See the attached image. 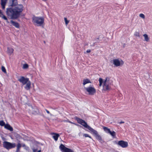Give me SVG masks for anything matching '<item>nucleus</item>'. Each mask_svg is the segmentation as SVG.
Segmentation results:
<instances>
[{
	"mask_svg": "<svg viewBox=\"0 0 152 152\" xmlns=\"http://www.w3.org/2000/svg\"><path fill=\"white\" fill-rule=\"evenodd\" d=\"M117 144L123 148H125L128 145V142L123 140L119 141Z\"/></svg>",
	"mask_w": 152,
	"mask_h": 152,
	"instance_id": "nucleus-12",
	"label": "nucleus"
},
{
	"mask_svg": "<svg viewBox=\"0 0 152 152\" xmlns=\"http://www.w3.org/2000/svg\"><path fill=\"white\" fill-rule=\"evenodd\" d=\"M3 147L7 150H9L14 148L16 146L15 143H11L7 141H4L3 142Z\"/></svg>",
	"mask_w": 152,
	"mask_h": 152,
	"instance_id": "nucleus-5",
	"label": "nucleus"
},
{
	"mask_svg": "<svg viewBox=\"0 0 152 152\" xmlns=\"http://www.w3.org/2000/svg\"><path fill=\"white\" fill-rule=\"evenodd\" d=\"M14 51V50L13 48H7V52L10 54H12Z\"/></svg>",
	"mask_w": 152,
	"mask_h": 152,
	"instance_id": "nucleus-21",
	"label": "nucleus"
},
{
	"mask_svg": "<svg viewBox=\"0 0 152 152\" xmlns=\"http://www.w3.org/2000/svg\"><path fill=\"white\" fill-rule=\"evenodd\" d=\"M124 123V121H121L119 122V124H121Z\"/></svg>",
	"mask_w": 152,
	"mask_h": 152,
	"instance_id": "nucleus-36",
	"label": "nucleus"
},
{
	"mask_svg": "<svg viewBox=\"0 0 152 152\" xmlns=\"http://www.w3.org/2000/svg\"><path fill=\"white\" fill-rule=\"evenodd\" d=\"M18 81L21 83L23 85H25L29 80V79L25 78L24 77L22 76L18 79Z\"/></svg>",
	"mask_w": 152,
	"mask_h": 152,
	"instance_id": "nucleus-11",
	"label": "nucleus"
},
{
	"mask_svg": "<svg viewBox=\"0 0 152 152\" xmlns=\"http://www.w3.org/2000/svg\"><path fill=\"white\" fill-rule=\"evenodd\" d=\"M76 120L78 123L83 125L85 128H87L91 132H92L94 134L97 140L99 141L102 140L101 137L98 134L97 131L88 125L84 120L77 117L76 118Z\"/></svg>",
	"mask_w": 152,
	"mask_h": 152,
	"instance_id": "nucleus-2",
	"label": "nucleus"
},
{
	"mask_svg": "<svg viewBox=\"0 0 152 152\" xmlns=\"http://www.w3.org/2000/svg\"><path fill=\"white\" fill-rule=\"evenodd\" d=\"M67 121H67V120H64V122H67Z\"/></svg>",
	"mask_w": 152,
	"mask_h": 152,
	"instance_id": "nucleus-38",
	"label": "nucleus"
},
{
	"mask_svg": "<svg viewBox=\"0 0 152 152\" xmlns=\"http://www.w3.org/2000/svg\"><path fill=\"white\" fill-rule=\"evenodd\" d=\"M83 136L85 137H88L90 138L91 139L92 138L88 134H83Z\"/></svg>",
	"mask_w": 152,
	"mask_h": 152,
	"instance_id": "nucleus-31",
	"label": "nucleus"
},
{
	"mask_svg": "<svg viewBox=\"0 0 152 152\" xmlns=\"http://www.w3.org/2000/svg\"><path fill=\"white\" fill-rule=\"evenodd\" d=\"M86 91L90 94H95L96 90L94 87L89 86L87 88H85Z\"/></svg>",
	"mask_w": 152,
	"mask_h": 152,
	"instance_id": "nucleus-9",
	"label": "nucleus"
},
{
	"mask_svg": "<svg viewBox=\"0 0 152 152\" xmlns=\"http://www.w3.org/2000/svg\"><path fill=\"white\" fill-rule=\"evenodd\" d=\"M17 0H10L9 6L12 7L7 9V15L12 19H15L18 18L23 10V6L21 4L17 5Z\"/></svg>",
	"mask_w": 152,
	"mask_h": 152,
	"instance_id": "nucleus-1",
	"label": "nucleus"
},
{
	"mask_svg": "<svg viewBox=\"0 0 152 152\" xmlns=\"http://www.w3.org/2000/svg\"><path fill=\"white\" fill-rule=\"evenodd\" d=\"M5 125V123L3 121H0V125L3 126Z\"/></svg>",
	"mask_w": 152,
	"mask_h": 152,
	"instance_id": "nucleus-26",
	"label": "nucleus"
},
{
	"mask_svg": "<svg viewBox=\"0 0 152 152\" xmlns=\"http://www.w3.org/2000/svg\"><path fill=\"white\" fill-rule=\"evenodd\" d=\"M33 152H41V150L39 148H33L32 149Z\"/></svg>",
	"mask_w": 152,
	"mask_h": 152,
	"instance_id": "nucleus-22",
	"label": "nucleus"
},
{
	"mask_svg": "<svg viewBox=\"0 0 152 152\" xmlns=\"http://www.w3.org/2000/svg\"><path fill=\"white\" fill-rule=\"evenodd\" d=\"M22 146L24 148V149L26 150H28L29 149V148L28 147L26 146L25 144H22Z\"/></svg>",
	"mask_w": 152,
	"mask_h": 152,
	"instance_id": "nucleus-23",
	"label": "nucleus"
},
{
	"mask_svg": "<svg viewBox=\"0 0 152 152\" xmlns=\"http://www.w3.org/2000/svg\"><path fill=\"white\" fill-rule=\"evenodd\" d=\"M99 86H101L102 85V84L103 83V80L102 78H99Z\"/></svg>",
	"mask_w": 152,
	"mask_h": 152,
	"instance_id": "nucleus-25",
	"label": "nucleus"
},
{
	"mask_svg": "<svg viewBox=\"0 0 152 152\" xmlns=\"http://www.w3.org/2000/svg\"><path fill=\"white\" fill-rule=\"evenodd\" d=\"M88 83H91L90 80L87 79H84L83 80V86H85L86 84Z\"/></svg>",
	"mask_w": 152,
	"mask_h": 152,
	"instance_id": "nucleus-20",
	"label": "nucleus"
},
{
	"mask_svg": "<svg viewBox=\"0 0 152 152\" xmlns=\"http://www.w3.org/2000/svg\"><path fill=\"white\" fill-rule=\"evenodd\" d=\"M111 81L110 77H106L105 78V80L103 81V85L102 90L103 92H107L110 89Z\"/></svg>",
	"mask_w": 152,
	"mask_h": 152,
	"instance_id": "nucleus-3",
	"label": "nucleus"
},
{
	"mask_svg": "<svg viewBox=\"0 0 152 152\" xmlns=\"http://www.w3.org/2000/svg\"><path fill=\"white\" fill-rule=\"evenodd\" d=\"M19 149H18L17 148V149H16V152H18L19 151Z\"/></svg>",
	"mask_w": 152,
	"mask_h": 152,
	"instance_id": "nucleus-37",
	"label": "nucleus"
},
{
	"mask_svg": "<svg viewBox=\"0 0 152 152\" xmlns=\"http://www.w3.org/2000/svg\"><path fill=\"white\" fill-rule=\"evenodd\" d=\"M53 134H54L53 136V138L55 141H57L58 139V137L59 136V134L54 133H53Z\"/></svg>",
	"mask_w": 152,
	"mask_h": 152,
	"instance_id": "nucleus-19",
	"label": "nucleus"
},
{
	"mask_svg": "<svg viewBox=\"0 0 152 152\" xmlns=\"http://www.w3.org/2000/svg\"><path fill=\"white\" fill-rule=\"evenodd\" d=\"M7 0H1V4L2 8L4 9L7 2Z\"/></svg>",
	"mask_w": 152,
	"mask_h": 152,
	"instance_id": "nucleus-14",
	"label": "nucleus"
},
{
	"mask_svg": "<svg viewBox=\"0 0 152 152\" xmlns=\"http://www.w3.org/2000/svg\"><path fill=\"white\" fill-rule=\"evenodd\" d=\"M28 67V65L27 64H24L23 66V68L24 69H27Z\"/></svg>",
	"mask_w": 152,
	"mask_h": 152,
	"instance_id": "nucleus-24",
	"label": "nucleus"
},
{
	"mask_svg": "<svg viewBox=\"0 0 152 152\" xmlns=\"http://www.w3.org/2000/svg\"><path fill=\"white\" fill-rule=\"evenodd\" d=\"M1 70L4 73H7L6 70L5 68L3 66L1 67Z\"/></svg>",
	"mask_w": 152,
	"mask_h": 152,
	"instance_id": "nucleus-30",
	"label": "nucleus"
},
{
	"mask_svg": "<svg viewBox=\"0 0 152 152\" xmlns=\"http://www.w3.org/2000/svg\"><path fill=\"white\" fill-rule=\"evenodd\" d=\"M4 127L7 129L10 130L11 131L13 130L12 128L9 124H6L4 126Z\"/></svg>",
	"mask_w": 152,
	"mask_h": 152,
	"instance_id": "nucleus-16",
	"label": "nucleus"
},
{
	"mask_svg": "<svg viewBox=\"0 0 152 152\" xmlns=\"http://www.w3.org/2000/svg\"><path fill=\"white\" fill-rule=\"evenodd\" d=\"M91 50H88L86 51V52L87 53H89L91 52Z\"/></svg>",
	"mask_w": 152,
	"mask_h": 152,
	"instance_id": "nucleus-35",
	"label": "nucleus"
},
{
	"mask_svg": "<svg viewBox=\"0 0 152 152\" xmlns=\"http://www.w3.org/2000/svg\"><path fill=\"white\" fill-rule=\"evenodd\" d=\"M0 17H1L3 19L6 20L7 22V23H9V22L8 21L7 19L6 16L2 14V12H1V10H0Z\"/></svg>",
	"mask_w": 152,
	"mask_h": 152,
	"instance_id": "nucleus-17",
	"label": "nucleus"
},
{
	"mask_svg": "<svg viewBox=\"0 0 152 152\" xmlns=\"http://www.w3.org/2000/svg\"><path fill=\"white\" fill-rule=\"evenodd\" d=\"M139 17L143 19H145V16L143 14H140Z\"/></svg>",
	"mask_w": 152,
	"mask_h": 152,
	"instance_id": "nucleus-28",
	"label": "nucleus"
},
{
	"mask_svg": "<svg viewBox=\"0 0 152 152\" xmlns=\"http://www.w3.org/2000/svg\"><path fill=\"white\" fill-rule=\"evenodd\" d=\"M32 21L34 25L40 26L43 24L44 18L42 17L33 16L32 18Z\"/></svg>",
	"mask_w": 152,
	"mask_h": 152,
	"instance_id": "nucleus-4",
	"label": "nucleus"
},
{
	"mask_svg": "<svg viewBox=\"0 0 152 152\" xmlns=\"http://www.w3.org/2000/svg\"><path fill=\"white\" fill-rule=\"evenodd\" d=\"M67 121V122H69V123H70L72 124H75V125H78L77 124H75V123H74L73 122H71V121Z\"/></svg>",
	"mask_w": 152,
	"mask_h": 152,
	"instance_id": "nucleus-33",
	"label": "nucleus"
},
{
	"mask_svg": "<svg viewBox=\"0 0 152 152\" xmlns=\"http://www.w3.org/2000/svg\"><path fill=\"white\" fill-rule=\"evenodd\" d=\"M26 106L27 108L29 109L30 112L32 113L35 114L38 112V110L36 107H33L29 104H27Z\"/></svg>",
	"mask_w": 152,
	"mask_h": 152,
	"instance_id": "nucleus-7",
	"label": "nucleus"
},
{
	"mask_svg": "<svg viewBox=\"0 0 152 152\" xmlns=\"http://www.w3.org/2000/svg\"><path fill=\"white\" fill-rule=\"evenodd\" d=\"M59 148L62 152H74L72 150L65 147L63 145L61 144Z\"/></svg>",
	"mask_w": 152,
	"mask_h": 152,
	"instance_id": "nucleus-10",
	"label": "nucleus"
},
{
	"mask_svg": "<svg viewBox=\"0 0 152 152\" xmlns=\"http://www.w3.org/2000/svg\"><path fill=\"white\" fill-rule=\"evenodd\" d=\"M64 20L65 22V24L66 25H67L69 22V21L67 20V19L66 18H64Z\"/></svg>",
	"mask_w": 152,
	"mask_h": 152,
	"instance_id": "nucleus-27",
	"label": "nucleus"
},
{
	"mask_svg": "<svg viewBox=\"0 0 152 152\" xmlns=\"http://www.w3.org/2000/svg\"><path fill=\"white\" fill-rule=\"evenodd\" d=\"M113 63L115 66H122L124 64V62L121 59L118 58L113 59Z\"/></svg>",
	"mask_w": 152,
	"mask_h": 152,
	"instance_id": "nucleus-6",
	"label": "nucleus"
},
{
	"mask_svg": "<svg viewBox=\"0 0 152 152\" xmlns=\"http://www.w3.org/2000/svg\"><path fill=\"white\" fill-rule=\"evenodd\" d=\"M103 128L104 131L107 134H110L113 137H115L116 133L114 131H111L110 129L106 127L103 126Z\"/></svg>",
	"mask_w": 152,
	"mask_h": 152,
	"instance_id": "nucleus-8",
	"label": "nucleus"
},
{
	"mask_svg": "<svg viewBox=\"0 0 152 152\" xmlns=\"http://www.w3.org/2000/svg\"><path fill=\"white\" fill-rule=\"evenodd\" d=\"M134 35L138 37H139L140 36V33L138 32H136L134 34Z\"/></svg>",
	"mask_w": 152,
	"mask_h": 152,
	"instance_id": "nucleus-29",
	"label": "nucleus"
},
{
	"mask_svg": "<svg viewBox=\"0 0 152 152\" xmlns=\"http://www.w3.org/2000/svg\"><path fill=\"white\" fill-rule=\"evenodd\" d=\"M144 37V40L146 42H149V38L148 35L147 34H144L143 35Z\"/></svg>",
	"mask_w": 152,
	"mask_h": 152,
	"instance_id": "nucleus-15",
	"label": "nucleus"
},
{
	"mask_svg": "<svg viewBox=\"0 0 152 152\" xmlns=\"http://www.w3.org/2000/svg\"><path fill=\"white\" fill-rule=\"evenodd\" d=\"M11 23L13 26L16 27L17 28H19V24L18 23L15 22L13 20H11Z\"/></svg>",
	"mask_w": 152,
	"mask_h": 152,
	"instance_id": "nucleus-18",
	"label": "nucleus"
},
{
	"mask_svg": "<svg viewBox=\"0 0 152 152\" xmlns=\"http://www.w3.org/2000/svg\"><path fill=\"white\" fill-rule=\"evenodd\" d=\"M1 143V141H0V144Z\"/></svg>",
	"mask_w": 152,
	"mask_h": 152,
	"instance_id": "nucleus-40",
	"label": "nucleus"
},
{
	"mask_svg": "<svg viewBox=\"0 0 152 152\" xmlns=\"http://www.w3.org/2000/svg\"><path fill=\"white\" fill-rule=\"evenodd\" d=\"M21 146V145L20 143H18L17 145V148L18 149H20Z\"/></svg>",
	"mask_w": 152,
	"mask_h": 152,
	"instance_id": "nucleus-32",
	"label": "nucleus"
},
{
	"mask_svg": "<svg viewBox=\"0 0 152 152\" xmlns=\"http://www.w3.org/2000/svg\"><path fill=\"white\" fill-rule=\"evenodd\" d=\"M46 112L48 114H49L50 115H52V114L50 113V112H49V111H48V110H46Z\"/></svg>",
	"mask_w": 152,
	"mask_h": 152,
	"instance_id": "nucleus-34",
	"label": "nucleus"
},
{
	"mask_svg": "<svg viewBox=\"0 0 152 152\" xmlns=\"http://www.w3.org/2000/svg\"><path fill=\"white\" fill-rule=\"evenodd\" d=\"M47 0H42V1H47Z\"/></svg>",
	"mask_w": 152,
	"mask_h": 152,
	"instance_id": "nucleus-39",
	"label": "nucleus"
},
{
	"mask_svg": "<svg viewBox=\"0 0 152 152\" xmlns=\"http://www.w3.org/2000/svg\"><path fill=\"white\" fill-rule=\"evenodd\" d=\"M26 86L25 87V88L27 90H29L31 87V83L29 80L26 84Z\"/></svg>",
	"mask_w": 152,
	"mask_h": 152,
	"instance_id": "nucleus-13",
	"label": "nucleus"
}]
</instances>
